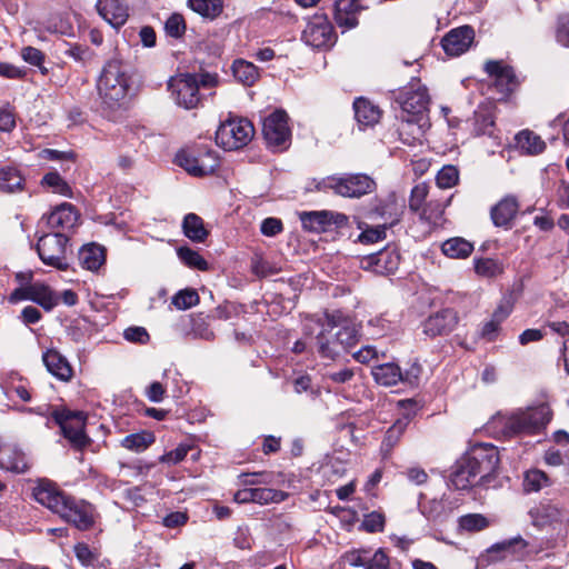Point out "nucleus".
<instances>
[{"label":"nucleus","mask_w":569,"mask_h":569,"mask_svg":"<svg viewBox=\"0 0 569 569\" xmlns=\"http://www.w3.org/2000/svg\"><path fill=\"white\" fill-rule=\"evenodd\" d=\"M33 498L81 531H87L94 525L93 506L67 495L52 481L40 480L33 489Z\"/></svg>","instance_id":"1"},{"label":"nucleus","mask_w":569,"mask_h":569,"mask_svg":"<svg viewBox=\"0 0 569 569\" xmlns=\"http://www.w3.org/2000/svg\"><path fill=\"white\" fill-rule=\"evenodd\" d=\"M96 86L102 110L104 112L119 110L123 106L130 88V76L123 61L118 58L107 60Z\"/></svg>","instance_id":"2"},{"label":"nucleus","mask_w":569,"mask_h":569,"mask_svg":"<svg viewBox=\"0 0 569 569\" xmlns=\"http://www.w3.org/2000/svg\"><path fill=\"white\" fill-rule=\"evenodd\" d=\"M552 419V410L546 402L518 409L510 413L502 426L505 437L533 436L546 429Z\"/></svg>","instance_id":"3"},{"label":"nucleus","mask_w":569,"mask_h":569,"mask_svg":"<svg viewBox=\"0 0 569 569\" xmlns=\"http://www.w3.org/2000/svg\"><path fill=\"white\" fill-rule=\"evenodd\" d=\"M376 189V181L366 173L333 174L317 186L319 191L331 190L337 196L356 199L372 193Z\"/></svg>","instance_id":"4"},{"label":"nucleus","mask_w":569,"mask_h":569,"mask_svg":"<svg viewBox=\"0 0 569 569\" xmlns=\"http://www.w3.org/2000/svg\"><path fill=\"white\" fill-rule=\"evenodd\" d=\"M37 236L36 249L41 261L58 270H68L69 263L66 253L69 237L60 231L50 232L47 230L40 231Z\"/></svg>","instance_id":"5"},{"label":"nucleus","mask_w":569,"mask_h":569,"mask_svg":"<svg viewBox=\"0 0 569 569\" xmlns=\"http://www.w3.org/2000/svg\"><path fill=\"white\" fill-rule=\"evenodd\" d=\"M51 417L60 427L62 436L68 439L73 449L83 450L90 445L91 439L84 430L87 417L82 411L56 409L51 413Z\"/></svg>","instance_id":"6"},{"label":"nucleus","mask_w":569,"mask_h":569,"mask_svg":"<svg viewBox=\"0 0 569 569\" xmlns=\"http://www.w3.org/2000/svg\"><path fill=\"white\" fill-rule=\"evenodd\" d=\"M176 163L193 177H204L212 174L219 168L220 159L212 149L199 147L177 152Z\"/></svg>","instance_id":"7"},{"label":"nucleus","mask_w":569,"mask_h":569,"mask_svg":"<svg viewBox=\"0 0 569 569\" xmlns=\"http://www.w3.org/2000/svg\"><path fill=\"white\" fill-rule=\"evenodd\" d=\"M288 120L289 117L283 110H276L263 120L262 136L272 152H282L290 147L291 130Z\"/></svg>","instance_id":"8"},{"label":"nucleus","mask_w":569,"mask_h":569,"mask_svg":"<svg viewBox=\"0 0 569 569\" xmlns=\"http://www.w3.org/2000/svg\"><path fill=\"white\" fill-rule=\"evenodd\" d=\"M254 134L252 123L247 119H231L219 126L216 142L224 150H237L247 146Z\"/></svg>","instance_id":"9"},{"label":"nucleus","mask_w":569,"mask_h":569,"mask_svg":"<svg viewBox=\"0 0 569 569\" xmlns=\"http://www.w3.org/2000/svg\"><path fill=\"white\" fill-rule=\"evenodd\" d=\"M345 321L342 311L325 310L322 316L317 319V323L322 327V330L317 336L318 353L323 359L335 360L338 358L342 350L335 335L330 330L340 326Z\"/></svg>","instance_id":"10"},{"label":"nucleus","mask_w":569,"mask_h":569,"mask_svg":"<svg viewBox=\"0 0 569 569\" xmlns=\"http://www.w3.org/2000/svg\"><path fill=\"white\" fill-rule=\"evenodd\" d=\"M466 457L479 477V485L488 487L500 462L498 448L490 443H478Z\"/></svg>","instance_id":"11"},{"label":"nucleus","mask_w":569,"mask_h":569,"mask_svg":"<svg viewBox=\"0 0 569 569\" xmlns=\"http://www.w3.org/2000/svg\"><path fill=\"white\" fill-rule=\"evenodd\" d=\"M395 99L402 111L412 117L406 119L408 122L417 121L416 117L426 113L430 103L428 90L420 83V80L399 90Z\"/></svg>","instance_id":"12"},{"label":"nucleus","mask_w":569,"mask_h":569,"mask_svg":"<svg viewBox=\"0 0 569 569\" xmlns=\"http://www.w3.org/2000/svg\"><path fill=\"white\" fill-rule=\"evenodd\" d=\"M176 103L187 110L198 108L202 101L196 78L191 73H182L169 82Z\"/></svg>","instance_id":"13"},{"label":"nucleus","mask_w":569,"mask_h":569,"mask_svg":"<svg viewBox=\"0 0 569 569\" xmlns=\"http://www.w3.org/2000/svg\"><path fill=\"white\" fill-rule=\"evenodd\" d=\"M79 214L74 206L64 202L56 207L50 213L43 214L37 226L36 234L47 230L50 232L71 230L78 222Z\"/></svg>","instance_id":"14"},{"label":"nucleus","mask_w":569,"mask_h":569,"mask_svg":"<svg viewBox=\"0 0 569 569\" xmlns=\"http://www.w3.org/2000/svg\"><path fill=\"white\" fill-rule=\"evenodd\" d=\"M300 221L305 230L322 233L331 231L332 227H347L349 218L345 213L329 210L303 211L300 213Z\"/></svg>","instance_id":"15"},{"label":"nucleus","mask_w":569,"mask_h":569,"mask_svg":"<svg viewBox=\"0 0 569 569\" xmlns=\"http://www.w3.org/2000/svg\"><path fill=\"white\" fill-rule=\"evenodd\" d=\"M363 270L377 274L395 273L400 264V253L395 246H387L382 250L363 257L360 261Z\"/></svg>","instance_id":"16"},{"label":"nucleus","mask_w":569,"mask_h":569,"mask_svg":"<svg viewBox=\"0 0 569 569\" xmlns=\"http://www.w3.org/2000/svg\"><path fill=\"white\" fill-rule=\"evenodd\" d=\"M459 321L458 313L452 308H445L431 313L421 322L422 332L430 339L448 336Z\"/></svg>","instance_id":"17"},{"label":"nucleus","mask_w":569,"mask_h":569,"mask_svg":"<svg viewBox=\"0 0 569 569\" xmlns=\"http://www.w3.org/2000/svg\"><path fill=\"white\" fill-rule=\"evenodd\" d=\"M302 39L308 46L321 49L332 46L336 36L332 24L326 17H315L303 30Z\"/></svg>","instance_id":"18"},{"label":"nucleus","mask_w":569,"mask_h":569,"mask_svg":"<svg viewBox=\"0 0 569 569\" xmlns=\"http://www.w3.org/2000/svg\"><path fill=\"white\" fill-rule=\"evenodd\" d=\"M485 71L493 79V84L497 90L503 94H510L519 86L513 68L505 64L502 61H487L485 63Z\"/></svg>","instance_id":"19"},{"label":"nucleus","mask_w":569,"mask_h":569,"mask_svg":"<svg viewBox=\"0 0 569 569\" xmlns=\"http://www.w3.org/2000/svg\"><path fill=\"white\" fill-rule=\"evenodd\" d=\"M520 204L516 196L507 194L490 209V219L495 227L510 230L519 212Z\"/></svg>","instance_id":"20"},{"label":"nucleus","mask_w":569,"mask_h":569,"mask_svg":"<svg viewBox=\"0 0 569 569\" xmlns=\"http://www.w3.org/2000/svg\"><path fill=\"white\" fill-rule=\"evenodd\" d=\"M475 39V30L472 27L465 24L451 29L441 39V46L445 52L451 57H458L465 53Z\"/></svg>","instance_id":"21"},{"label":"nucleus","mask_w":569,"mask_h":569,"mask_svg":"<svg viewBox=\"0 0 569 569\" xmlns=\"http://www.w3.org/2000/svg\"><path fill=\"white\" fill-rule=\"evenodd\" d=\"M365 9L360 0H336L333 18L342 32L356 28L359 24L358 14Z\"/></svg>","instance_id":"22"},{"label":"nucleus","mask_w":569,"mask_h":569,"mask_svg":"<svg viewBox=\"0 0 569 569\" xmlns=\"http://www.w3.org/2000/svg\"><path fill=\"white\" fill-rule=\"evenodd\" d=\"M96 9L99 16L116 30L124 26L129 18L128 6L121 0H98Z\"/></svg>","instance_id":"23"},{"label":"nucleus","mask_w":569,"mask_h":569,"mask_svg":"<svg viewBox=\"0 0 569 569\" xmlns=\"http://www.w3.org/2000/svg\"><path fill=\"white\" fill-rule=\"evenodd\" d=\"M0 468L14 473H26L30 466L21 449L17 446L4 445L0 448Z\"/></svg>","instance_id":"24"},{"label":"nucleus","mask_w":569,"mask_h":569,"mask_svg":"<svg viewBox=\"0 0 569 569\" xmlns=\"http://www.w3.org/2000/svg\"><path fill=\"white\" fill-rule=\"evenodd\" d=\"M42 361L47 370L61 381H69L73 370L69 361L57 349H48L42 355Z\"/></svg>","instance_id":"25"},{"label":"nucleus","mask_w":569,"mask_h":569,"mask_svg":"<svg viewBox=\"0 0 569 569\" xmlns=\"http://www.w3.org/2000/svg\"><path fill=\"white\" fill-rule=\"evenodd\" d=\"M355 118L360 128L373 127L381 118L382 111L369 99L359 97L353 101Z\"/></svg>","instance_id":"26"},{"label":"nucleus","mask_w":569,"mask_h":569,"mask_svg":"<svg viewBox=\"0 0 569 569\" xmlns=\"http://www.w3.org/2000/svg\"><path fill=\"white\" fill-rule=\"evenodd\" d=\"M371 217H379L385 220L388 227H392L400 221L401 212L398 211L396 199L392 196L388 198H375L369 211Z\"/></svg>","instance_id":"27"},{"label":"nucleus","mask_w":569,"mask_h":569,"mask_svg":"<svg viewBox=\"0 0 569 569\" xmlns=\"http://www.w3.org/2000/svg\"><path fill=\"white\" fill-rule=\"evenodd\" d=\"M478 479L477 472L466 456L457 462L455 470L450 475V482L457 490H466L473 485H479Z\"/></svg>","instance_id":"28"},{"label":"nucleus","mask_w":569,"mask_h":569,"mask_svg":"<svg viewBox=\"0 0 569 569\" xmlns=\"http://www.w3.org/2000/svg\"><path fill=\"white\" fill-rule=\"evenodd\" d=\"M78 258L82 268L97 271L106 262V249L94 242L88 243L79 250Z\"/></svg>","instance_id":"29"},{"label":"nucleus","mask_w":569,"mask_h":569,"mask_svg":"<svg viewBox=\"0 0 569 569\" xmlns=\"http://www.w3.org/2000/svg\"><path fill=\"white\" fill-rule=\"evenodd\" d=\"M371 375L375 381L383 387H393L402 380V370L395 362L373 366Z\"/></svg>","instance_id":"30"},{"label":"nucleus","mask_w":569,"mask_h":569,"mask_svg":"<svg viewBox=\"0 0 569 569\" xmlns=\"http://www.w3.org/2000/svg\"><path fill=\"white\" fill-rule=\"evenodd\" d=\"M410 422L409 416L397 419L392 426L388 428L381 442V452L385 457L391 453L392 449L398 445Z\"/></svg>","instance_id":"31"},{"label":"nucleus","mask_w":569,"mask_h":569,"mask_svg":"<svg viewBox=\"0 0 569 569\" xmlns=\"http://www.w3.org/2000/svg\"><path fill=\"white\" fill-rule=\"evenodd\" d=\"M184 236L193 242H204L209 236V230L204 227L203 219L196 213H188L182 221Z\"/></svg>","instance_id":"32"},{"label":"nucleus","mask_w":569,"mask_h":569,"mask_svg":"<svg viewBox=\"0 0 569 569\" xmlns=\"http://www.w3.org/2000/svg\"><path fill=\"white\" fill-rule=\"evenodd\" d=\"M24 189V178L14 167L0 168V192L16 193Z\"/></svg>","instance_id":"33"},{"label":"nucleus","mask_w":569,"mask_h":569,"mask_svg":"<svg viewBox=\"0 0 569 569\" xmlns=\"http://www.w3.org/2000/svg\"><path fill=\"white\" fill-rule=\"evenodd\" d=\"M442 253L451 259H466L473 251V243L461 237L447 239L441 244Z\"/></svg>","instance_id":"34"},{"label":"nucleus","mask_w":569,"mask_h":569,"mask_svg":"<svg viewBox=\"0 0 569 569\" xmlns=\"http://www.w3.org/2000/svg\"><path fill=\"white\" fill-rule=\"evenodd\" d=\"M30 301L39 305L46 311H51L59 303V298L48 284L34 282L32 283Z\"/></svg>","instance_id":"35"},{"label":"nucleus","mask_w":569,"mask_h":569,"mask_svg":"<svg viewBox=\"0 0 569 569\" xmlns=\"http://www.w3.org/2000/svg\"><path fill=\"white\" fill-rule=\"evenodd\" d=\"M231 69L234 79L247 87L253 86L259 78L258 68L252 62L242 59L234 60Z\"/></svg>","instance_id":"36"},{"label":"nucleus","mask_w":569,"mask_h":569,"mask_svg":"<svg viewBox=\"0 0 569 569\" xmlns=\"http://www.w3.org/2000/svg\"><path fill=\"white\" fill-rule=\"evenodd\" d=\"M188 6L202 18L211 21L223 11V0H188Z\"/></svg>","instance_id":"37"},{"label":"nucleus","mask_w":569,"mask_h":569,"mask_svg":"<svg viewBox=\"0 0 569 569\" xmlns=\"http://www.w3.org/2000/svg\"><path fill=\"white\" fill-rule=\"evenodd\" d=\"M517 144L528 154H539L545 151L546 142L540 136L530 130H522L516 136Z\"/></svg>","instance_id":"38"},{"label":"nucleus","mask_w":569,"mask_h":569,"mask_svg":"<svg viewBox=\"0 0 569 569\" xmlns=\"http://www.w3.org/2000/svg\"><path fill=\"white\" fill-rule=\"evenodd\" d=\"M475 272L483 278H496L503 273L505 267L501 260L493 258H475Z\"/></svg>","instance_id":"39"},{"label":"nucleus","mask_w":569,"mask_h":569,"mask_svg":"<svg viewBox=\"0 0 569 569\" xmlns=\"http://www.w3.org/2000/svg\"><path fill=\"white\" fill-rule=\"evenodd\" d=\"M154 440L156 438L152 432L142 431L126 436L121 440V446L130 451L142 452L149 448Z\"/></svg>","instance_id":"40"},{"label":"nucleus","mask_w":569,"mask_h":569,"mask_svg":"<svg viewBox=\"0 0 569 569\" xmlns=\"http://www.w3.org/2000/svg\"><path fill=\"white\" fill-rule=\"evenodd\" d=\"M448 202L449 199L446 201L429 199L417 213H419L420 219L437 224L442 219Z\"/></svg>","instance_id":"41"},{"label":"nucleus","mask_w":569,"mask_h":569,"mask_svg":"<svg viewBox=\"0 0 569 569\" xmlns=\"http://www.w3.org/2000/svg\"><path fill=\"white\" fill-rule=\"evenodd\" d=\"M177 254L181 262L191 269L200 271L209 270V263L207 260L198 251L187 246L178 248Z\"/></svg>","instance_id":"42"},{"label":"nucleus","mask_w":569,"mask_h":569,"mask_svg":"<svg viewBox=\"0 0 569 569\" xmlns=\"http://www.w3.org/2000/svg\"><path fill=\"white\" fill-rule=\"evenodd\" d=\"M495 119L489 111H476L473 116V132L476 136L493 137Z\"/></svg>","instance_id":"43"},{"label":"nucleus","mask_w":569,"mask_h":569,"mask_svg":"<svg viewBox=\"0 0 569 569\" xmlns=\"http://www.w3.org/2000/svg\"><path fill=\"white\" fill-rule=\"evenodd\" d=\"M41 186L48 187L52 190V192L64 197L72 196L71 187L57 171H50L46 173L41 179Z\"/></svg>","instance_id":"44"},{"label":"nucleus","mask_w":569,"mask_h":569,"mask_svg":"<svg viewBox=\"0 0 569 569\" xmlns=\"http://www.w3.org/2000/svg\"><path fill=\"white\" fill-rule=\"evenodd\" d=\"M64 54L82 67L89 66L96 58V53L92 49L79 43H69Z\"/></svg>","instance_id":"45"},{"label":"nucleus","mask_w":569,"mask_h":569,"mask_svg":"<svg viewBox=\"0 0 569 569\" xmlns=\"http://www.w3.org/2000/svg\"><path fill=\"white\" fill-rule=\"evenodd\" d=\"M209 316L197 313L190 317V332L194 338L204 340H212L214 338L213 331L209 328Z\"/></svg>","instance_id":"46"},{"label":"nucleus","mask_w":569,"mask_h":569,"mask_svg":"<svg viewBox=\"0 0 569 569\" xmlns=\"http://www.w3.org/2000/svg\"><path fill=\"white\" fill-rule=\"evenodd\" d=\"M547 486H549V478L546 472L539 469L526 471L523 477V490L526 492H537Z\"/></svg>","instance_id":"47"},{"label":"nucleus","mask_w":569,"mask_h":569,"mask_svg":"<svg viewBox=\"0 0 569 569\" xmlns=\"http://www.w3.org/2000/svg\"><path fill=\"white\" fill-rule=\"evenodd\" d=\"M340 329L335 333L342 352H349L359 341V333L355 327L340 325Z\"/></svg>","instance_id":"48"},{"label":"nucleus","mask_w":569,"mask_h":569,"mask_svg":"<svg viewBox=\"0 0 569 569\" xmlns=\"http://www.w3.org/2000/svg\"><path fill=\"white\" fill-rule=\"evenodd\" d=\"M288 492L272 488H253L254 503H279L288 498Z\"/></svg>","instance_id":"49"},{"label":"nucleus","mask_w":569,"mask_h":569,"mask_svg":"<svg viewBox=\"0 0 569 569\" xmlns=\"http://www.w3.org/2000/svg\"><path fill=\"white\" fill-rule=\"evenodd\" d=\"M459 528L468 532H478L489 526L488 519L480 513H468L458 520Z\"/></svg>","instance_id":"50"},{"label":"nucleus","mask_w":569,"mask_h":569,"mask_svg":"<svg viewBox=\"0 0 569 569\" xmlns=\"http://www.w3.org/2000/svg\"><path fill=\"white\" fill-rule=\"evenodd\" d=\"M459 181V170L456 166H443L436 176V183L440 189L455 187Z\"/></svg>","instance_id":"51"},{"label":"nucleus","mask_w":569,"mask_h":569,"mask_svg":"<svg viewBox=\"0 0 569 569\" xmlns=\"http://www.w3.org/2000/svg\"><path fill=\"white\" fill-rule=\"evenodd\" d=\"M199 295L194 289L179 290L171 299V303L179 310L189 309L199 303Z\"/></svg>","instance_id":"52"},{"label":"nucleus","mask_w":569,"mask_h":569,"mask_svg":"<svg viewBox=\"0 0 569 569\" xmlns=\"http://www.w3.org/2000/svg\"><path fill=\"white\" fill-rule=\"evenodd\" d=\"M164 30L168 37L180 39L187 30L186 20L180 13H172L164 23Z\"/></svg>","instance_id":"53"},{"label":"nucleus","mask_w":569,"mask_h":569,"mask_svg":"<svg viewBox=\"0 0 569 569\" xmlns=\"http://www.w3.org/2000/svg\"><path fill=\"white\" fill-rule=\"evenodd\" d=\"M359 229L362 230L358 237L359 242L376 243L386 238V231L388 229V226L387 223H383L376 227L366 226V228H363L362 224L360 223Z\"/></svg>","instance_id":"54"},{"label":"nucleus","mask_w":569,"mask_h":569,"mask_svg":"<svg viewBox=\"0 0 569 569\" xmlns=\"http://www.w3.org/2000/svg\"><path fill=\"white\" fill-rule=\"evenodd\" d=\"M429 186L426 182L416 184L410 193L409 208L413 212L420 211L422 206L428 201Z\"/></svg>","instance_id":"55"},{"label":"nucleus","mask_w":569,"mask_h":569,"mask_svg":"<svg viewBox=\"0 0 569 569\" xmlns=\"http://www.w3.org/2000/svg\"><path fill=\"white\" fill-rule=\"evenodd\" d=\"M21 57L27 63H29L33 67H38L42 74L48 73V69L43 67L46 56L41 50H39L34 47L28 46V47L22 48Z\"/></svg>","instance_id":"56"},{"label":"nucleus","mask_w":569,"mask_h":569,"mask_svg":"<svg viewBox=\"0 0 569 569\" xmlns=\"http://www.w3.org/2000/svg\"><path fill=\"white\" fill-rule=\"evenodd\" d=\"M532 523L536 527H543L557 515V509L550 506H541L530 510Z\"/></svg>","instance_id":"57"},{"label":"nucleus","mask_w":569,"mask_h":569,"mask_svg":"<svg viewBox=\"0 0 569 569\" xmlns=\"http://www.w3.org/2000/svg\"><path fill=\"white\" fill-rule=\"evenodd\" d=\"M386 518L382 512L372 511L365 516L361 527L367 532H381L385 529Z\"/></svg>","instance_id":"58"},{"label":"nucleus","mask_w":569,"mask_h":569,"mask_svg":"<svg viewBox=\"0 0 569 569\" xmlns=\"http://www.w3.org/2000/svg\"><path fill=\"white\" fill-rule=\"evenodd\" d=\"M293 390L297 393L309 392L311 399H317L320 396V389L312 387V379L309 375H300L292 380Z\"/></svg>","instance_id":"59"},{"label":"nucleus","mask_w":569,"mask_h":569,"mask_svg":"<svg viewBox=\"0 0 569 569\" xmlns=\"http://www.w3.org/2000/svg\"><path fill=\"white\" fill-rule=\"evenodd\" d=\"M528 547V542L520 536L496 543L493 548L496 550L507 551L510 553L522 552Z\"/></svg>","instance_id":"60"},{"label":"nucleus","mask_w":569,"mask_h":569,"mask_svg":"<svg viewBox=\"0 0 569 569\" xmlns=\"http://www.w3.org/2000/svg\"><path fill=\"white\" fill-rule=\"evenodd\" d=\"M395 562L390 561V558L382 548H379L371 559L368 560L366 569H391Z\"/></svg>","instance_id":"61"},{"label":"nucleus","mask_w":569,"mask_h":569,"mask_svg":"<svg viewBox=\"0 0 569 569\" xmlns=\"http://www.w3.org/2000/svg\"><path fill=\"white\" fill-rule=\"evenodd\" d=\"M123 337L127 341L146 345L150 336L143 327H129L123 331Z\"/></svg>","instance_id":"62"},{"label":"nucleus","mask_w":569,"mask_h":569,"mask_svg":"<svg viewBox=\"0 0 569 569\" xmlns=\"http://www.w3.org/2000/svg\"><path fill=\"white\" fill-rule=\"evenodd\" d=\"M283 223L279 218L269 217L262 220L260 231L266 237H274L281 233Z\"/></svg>","instance_id":"63"},{"label":"nucleus","mask_w":569,"mask_h":569,"mask_svg":"<svg viewBox=\"0 0 569 569\" xmlns=\"http://www.w3.org/2000/svg\"><path fill=\"white\" fill-rule=\"evenodd\" d=\"M557 41L563 46L569 47V14H561L558 18L557 30H556Z\"/></svg>","instance_id":"64"}]
</instances>
